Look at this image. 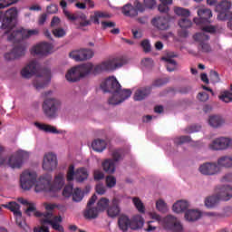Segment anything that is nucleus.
I'll use <instances>...</instances> for the list:
<instances>
[{
	"label": "nucleus",
	"instance_id": "1",
	"mask_svg": "<svg viewBox=\"0 0 232 232\" xmlns=\"http://www.w3.org/2000/svg\"><path fill=\"white\" fill-rule=\"evenodd\" d=\"M15 26H17V7H12L5 13L0 28L5 35L9 34L7 41L19 44L10 53L5 54V61H14L23 57L26 53V44H21V42L24 39L39 35V29H24L22 27L14 30Z\"/></svg>",
	"mask_w": 232,
	"mask_h": 232
},
{
	"label": "nucleus",
	"instance_id": "2",
	"mask_svg": "<svg viewBox=\"0 0 232 232\" xmlns=\"http://www.w3.org/2000/svg\"><path fill=\"white\" fill-rule=\"evenodd\" d=\"M20 186L24 191H29L34 186V191L41 193H52L59 191L64 186V175L59 173L55 176L53 183H52V177L49 174L40 177L37 179V173L32 170H24L20 175Z\"/></svg>",
	"mask_w": 232,
	"mask_h": 232
},
{
	"label": "nucleus",
	"instance_id": "3",
	"mask_svg": "<svg viewBox=\"0 0 232 232\" xmlns=\"http://www.w3.org/2000/svg\"><path fill=\"white\" fill-rule=\"evenodd\" d=\"M22 77L30 79L32 75H36V79L33 84L36 90H43L52 79V72L48 68L39 70V63L37 61L33 60L25 66L21 72Z\"/></svg>",
	"mask_w": 232,
	"mask_h": 232
},
{
	"label": "nucleus",
	"instance_id": "4",
	"mask_svg": "<svg viewBox=\"0 0 232 232\" xmlns=\"http://www.w3.org/2000/svg\"><path fill=\"white\" fill-rule=\"evenodd\" d=\"M100 87L104 93H112V97L109 99L108 102L113 106H117V104H121V102H124L126 99H130V97H131V90H122L121 83H119L117 78L114 77H110L102 82Z\"/></svg>",
	"mask_w": 232,
	"mask_h": 232
},
{
	"label": "nucleus",
	"instance_id": "5",
	"mask_svg": "<svg viewBox=\"0 0 232 232\" xmlns=\"http://www.w3.org/2000/svg\"><path fill=\"white\" fill-rule=\"evenodd\" d=\"M60 6L63 8L65 17H67L69 21H78L81 28L90 26L92 25V23H93V24H101L100 19H110V17H111V14H110L108 12L94 11L93 14L90 15V20H88V17L86 14H84V13L77 12L71 14L68 10H66L68 4L64 0L60 2Z\"/></svg>",
	"mask_w": 232,
	"mask_h": 232
},
{
	"label": "nucleus",
	"instance_id": "6",
	"mask_svg": "<svg viewBox=\"0 0 232 232\" xmlns=\"http://www.w3.org/2000/svg\"><path fill=\"white\" fill-rule=\"evenodd\" d=\"M124 66V62L119 58H112L107 61L102 62V63L96 65L93 68V64L87 63L82 65L76 66L78 68V72H80L81 77H86L89 73H93L94 75H98V73H102V72H113V70H117V68H122Z\"/></svg>",
	"mask_w": 232,
	"mask_h": 232
},
{
	"label": "nucleus",
	"instance_id": "7",
	"mask_svg": "<svg viewBox=\"0 0 232 232\" xmlns=\"http://www.w3.org/2000/svg\"><path fill=\"white\" fill-rule=\"evenodd\" d=\"M144 226V218L140 215L132 217L126 216L121 214L118 218V227L120 231L127 232L128 229H132V231H137V229H141Z\"/></svg>",
	"mask_w": 232,
	"mask_h": 232
},
{
	"label": "nucleus",
	"instance_id": "8",
	"mask_svg": "<svg viewBox=\"0 0 232 232\" xmlns=\"http://www.w3.org/2000/svg\"><path fill=\"white\" fill-rule=\"evenodd\" d=\"M232 198V187L229 185H225L222 187L221 191L218 195L210 196L205 199V206L209 209L215 208L217 204L223 200L224 202H227V200H231Z\"/></svg>",
	"mask_w": 232,
	"mask_h": 232
},
{
	"label": "nucleus",
	"instance_id": "9",
	"mask_svg": "<svg viewBox=\"0 0 232 232\" xmlns=\"http://www.w3.org/2000/svg\"><path fill=\"white\" fill-rule=\"evenodd\" d=\"M45 117L53 119L57 117V111L61 108V101L55 98H46L42 105Z\"/></svg>",
	"mask_w": 232,
	"mask_h": 232
},
{
	"label": "nucleus",
	"instance_id": "10",
	"mask_svg": "<svg viewBox=\"0 0 232 232\" xmlns=\"http://www.w3.org/2000/svg\"><path fill=\"white\" fill-rule=\"evenodd\" d=\"M231 6L232 3L229 0H222L216 5L215 12L218 13V21H227L232 18Z\"/></svg>",
	"mask_w": 232,
	"mask_h": 232
},
{
	"label": "nucleus",
	"instance_id": "11",
	"mask_svg": "<svg viewBox=\"0 0 232 232\" xmlns=\"http://www.w3.org/2000/svg\"><path fill=\"white\" fill-rule=\"evenodd\" d=\"M111 156L112 160H106L102 163V168L105 173H115V162H119L124 159V150L122 149H118L112 152Z\"/></svg>",
	"mask_w": 232,
	"mask_h": 232
},
{
	"label": "nucleus",
	"instance_id": "12",
	"mask_svg": "<svg viewBox=\"0 0 232 232\" xmlns=\"http://www.w3.org/2000/svg\"><path fill=\"white\" fill-rule=\"evenodd\" d=\"M43 218H41V224H49L54 231L64 232V227L61 225L63 222V218L61 216H55L53 218V214L52 212L42 213Z\"/></svg>",
	"mask_w": 232,
	"mask_h": 232
},
{
	"label": "nucleus",
	"instance_id": "13",
	"mask_svg": "<svg viewBox=\"0 0 232 232\" xmlns=\"http://www.w3.org/2000/svg\"><path fill=\"white\" fill-rule=\"evenodd\" d=\"M4 208L10 209L12 213H14V216L15 217V222L18 227H20L22 229H26V222L23 220L21 206L17 202L11 201L8 204L4 205Z\"/></svg>",
	"mask_w": 232,
	"mask_h": 232
},
{
	"label": "nucleus",
	"instance_id": "14",
	"mask_svg": "<svg viewBox=\"0 0 232 232\" xmlns=\"http://www.w3.org/2000/svg\"><path fill=\"white\" fill-rule=\"evenodd\" d=\"M145 6L146 5L140 4V2L135 1L134 5L131 4L125 5L122 7L121 12L126 17H135L139 15V12H144Z\"/></svg>",
	"mask_w": 232,
	"mask_h": 232
},
{
	"label": "nucleus",
	"instance_id": "15",
	"mask_svg": "<svg viewBox=\"0 0 232 232\" xmlns=\"http://www.w3.org/2000/svg\"><path fill=\"white\" fill-rule=\"evenodd\" d=\"M198 18H194V23L197 26H202V24H211V17H213V12L208 8H199L198 10Z\"/></svg>",
	"mask_w": 232,
	"mask_h": 232
},
{
	"label": "nucleus",
	"instance_id": "16",
	"mask_svg": "<svg viewBox=\"0 0 232 232\" xmlns=\"http://www.w3.org/2000/svg\"><path fill=\"white\" fill-rule=\"evenodd\" d=\"M28 159V152L24 150H20L16 154L12 155L9 157L8 160V166L12 168L13 169L22 168L23 162Z\"/></svg>",
	"mask_w": 232,
	"mask_h": 232
},
{
	"label": "nucleus",
	"instance_id": "17",
	"mask_svg": "<svg viewBox=\"0 0 232 232\" xmlns=\"http://www.w3.org/2000/svg\"><path fill=\"white\" fill-rule=\"evenodd\" d=\"M163 227L165 229L172 232H181L183 231L184 227L180 221H178L177 218L169 215L164 218Z\"/></svg>",
	"mask_w": 232,
	"mask_h": 232
},
{
	"label": "nucleus",
	"instance_id": "18",
	"mask_svg": "<svg viewBox=\"0 0 232 232\" xmlns=\"http://www.w3.org/2000/svg\"><path fill=\"white\" fill-rule=\"evenodd\" d=\"M42 167L44 171H53V169H56L57 156L52 152L44 154Z\"/></svg>",
	"mask_w": 232,
	"mask_h": 232
},
{
	"label": "nucleus",
	"instance_id": "19",
	"mask_svg": "<svg viewBox=\"0 0 232 232\" xmlns=\"http://www.w3.org/2000/svg\"><path fill=\"white\" fill-rule=\"evenodd\" d=\"M69 57L76 62L88 61V59H92V57H93V51H92V49L72 51L69 53Z\"/></svg>",
	"mask_w": 232,
	"mask_h": 232
},
{
	"label": "nucleus",
	"instance_id": "20",
	"mask_svg": "<svg viewBox=\"0 0 232 232\" xmlns=\"http://www.w3.org/2000/svg\"><path fill=\"white\" fill-rule=\"evenodd\" d=\"M201 33H197L194 34L193 39L201 44L205 41H209V35L208 34H215L217 32V28L213 25H207L201 28Z\"/></svg>",
	"mask_w": 232,
	"mask_h": 232
},
{
	"label": "nucleus",
	"instance_id": "21",
	"mask_svg": "<svg viewBox=\"0 0 232 232\" xmlns=\"http://www.w3.org/2000/svg\"><path fill=\"white\" fill-rule=\"evenodd\" d=\"M231 146V139L220 137L212 141L209 145V149L214 151H218L220 150H227Z\"/></svg>",
	"mask_w": 232,
	"mask_h": 232
},
{
	"label": "nucleus",
	"instance_id": "22",
	"mask_svg": "<svg viewBox=\"0 0 232 232\" xmlns=\"http://www.w3.org/2000/svg\"><path fill=\"white\" fill-rule=\"evenodd\" d=\"M52 48H53V46H52L51 44L43 42L34 45L31 50V53L32 55H48V53L52 52Z\"/></svg>",
	"mask_w": 232,
	"mask_h": 232
},
{
	"label": "nucleus",
	"instance_id": "23",
	"mask_svg": "<svg viewBox=\"0 0 232 232\" xmlns=\"http://www.w3.org/2000/svg\"><path fill=\"white\" fill-rule=\"evenodd\" d=\"M96 200L97 195L93 194L87 203V208L84 212L85 218H97V217H99V211L101 210H99L98 208H90L95 204Z\"/></svg>",
	"mask_w": 232,
	"mask_h": 232
},
{
	"label": "nucleus",
	"instance_id": "24",
	"mask_svg": "<svg viewBox=\"0 0 232 232\" xmlns=\"http://www.w3.org/2000/svg\"><path fill=\"white\" fill-rule=\"evenodd\" d=\"M199 171L202 175H217L220 173V167L217 163L208 162L199 167Z\"/></svg>",
	"mask_w": 232,
	"mask_h": 232
},
{
	"label": "nucleus",
	"instance_id": "25",
	"mask_svg": "<svg viewBox=\"0 0 232 232\" xmlns=\"http://www.w3.org/2000/svg\"><path fill=\"white\" fill-rule=\"evenodd\" d=\"M107 215L110 218H115L121 215V200L116 198L112 199L111 205L107 208Z\"/></svg>",
	"mask_w": 232,
	"mask_h": 232
},
{
	"label": "nucleus",
	"instance_id": "26",
	"mask_svg": "<svg viewBox=\"0 0 232 232\" xmlns=\"http://www.w3.org/2000/svg\"><path fill=\"white\" fill-rule=\"evenodd\" d=\"M18 202H20V204H23V206H28V208L25 209V214L27 215V217H32V213H34V217H43V212L37 211V208H35V205L34 203L28 202V200L23 198H18Z\"/></svg>",
	"mask_w": 232,
	"mask_h": 232
},
{
	"label": "nucleus",
	"instance_id": "27",
	"mask_svg": "<svg viewBox=\"0 0 232 232\" xmlns=\"http://www.w3.org/2000/svg\"><path fill=\"white\" fill-rule=\"evenodd\" d=\"M151 23L153 26L158 28V30H169V17L168 16H159L153 18Z\"/></svg>",
	"mask_w": 232,
	"mask_h": 232
},
{
	"label": "nucleus",
	"instance_id": "28",
	"mask_svg": "<svg viewBox=\"0 0 232 232\" xmlns=\"http://www.w3.org/2000/svg\"><path fill=\"white\" fill-rule=\"evenodd\" d=\"M177 57L175 53H169L166 56L162 57V61H165L167 63L168 72H175L177 70V62L173 60V58Z\"/></svg>",
	"mask_w": 232,
	"mask_h": 232
},
{
	"label": "nucleus",
	"instance_id": "29",
	"mask_svg": "<svg viewBox=\"0 0 232 232\" xmlns=\"http://www.w3.org/2000/svg\"><path fill=\"white\" fill-rule=\"evenodd\" d=\"M81 78V72H79L77 66L70 69L65 75V79L69 82H77V81H80Z\"/></svg>",
	"mask_w": 232,
	"mask_h": 232
},
{
	"label": "nucleus",
	"instance_id": "30",
	"mask_svg": "<svg viewBox=\"0 0 232 232\" xmlns=\"http://www.w3.org/2000/svg\"><path fill=\"white\" fill-rule=\"evenodd\" d=\"M151 93V87L138 89L134 94V101H144Z\"/></svg>",
	"mask_w": 232,
	"mask_h": 232
},
{
	"label": "nucleus",
	"instance_id": "31",
	"mask_svg": "<svg viewBox=\"0 0 232 232\" xmlns=\"http://www.w3.org/2000/svg\"><path fill=\"white\" fill-rule=\"evenodd\" d=\"M225 122L226 121H224L223 117L218 115L209 116L208 119V124L211 126V128H220Z\"/></svg>",
	"mask_w": 232,
	"mask_h": 232
},
{
	"label": "nucleus",
	"instance_id": "32",
	"mask_svg": "<svg viewBox=\"0 0 232 232\" xmlns=\"http://www.w3.org/2000/svg\"><path fill=\"white\" fill-rule=\"evenodd\" d=\"M200 217H202V214L198 210L188 209L185 212V218L188 222H196Z\"/></svg>",
	"mask_w": 232,
	"mask_h": 232
},
{
	"label": "nucleus",
	"instance_id": "33",
	"mask_svg": "<svg viewBox=\"0 0 232 232\" xmlns=\"http://www.w3.org/2000/svg\"><path fill=\"white\" fill-rule=\"evenodd\" d=\"M189 208V203L186 200H179L172 206V210L174 213H182Z\"/></svg>",
	"mask_w": 232,
	"mask_h": 232
},
{
	"label": "nucleus",
	"instance_id": "34",
	"mask_svg": "<svg viewBox=\"0 0 232 232\" xmlns=\"http://www.w3.org/2000/svg\"><path fill=\"white\" fill-rule=\"evenodd\" d=\"M89 177L88 169L86 168H80L75 170V180L76 182H84Z\"/></svg>",
	"mask_w": 232,
	"mask_h": 232
},
{
	"label": "nucleus",
	"instance_id": "35",
	"mask_svg": "<svg viewBox=\"0 0 232 232\" xmlns=\"http://www.w3.org/2000/svg\"><path fill=\"white\" fill-rule=\"evenodd\" d=\"M34 126L38 128V130H41L42 131H45V133H59L57 129L52 125H47L44 123H39V122H34Z\"/></svg>",
	"mask_w": 232,
	"mask_h": 232
},
{
	"label": "nucleus",
	"instance_id": "36",
	"mask_svg": "<svg viewBox=\"0 0 232 232\" xmlns=\"http://www.w3.org/2000/svg\"><path fill=\"white\" fill-rule=\"evenodd\" d=\"M218 168H232V157L223 156L218 160Z\"/></svg>",
	"mask_w": 232,
	"mask_h": 232
},
{
	"label": "nucleus",
	"instance_id": "37",
	"mask_svg": "<svg viewBox=\"0 0 232 232\" xmlns=\"http://www.w3.org/2000/svg\"><path fill=\"white\" fill-rule=\"evenodd\" d=\"M92 148L94 151L101 153L106 150V141L104 140H95L92 143Z\"/></svg>",
	"mask_w": 232,
	"mask_h": 232
},
{
	"label": "nucleus",
	"instance_id": "38",
	"mask_svg": "<svg viewBox=\"0 0 232 232\" xmlns=\"http://www.w3.org/2000/svg\"><path fill=\"white\" fill-rule=\"evenodd\" d=\"M174 13L176 14V15H179L180 17H189L190 15V12L188 11V9H186L184 7H176L174 9Z\"/></svg>",
	"mask_w": 232,
	"mask_h": 232
},
{
	"label": "nucleus",
	"instance_id": "39",
	"mask_svg": "<svg viewBox=\"0 0 232 232\" xmlns=\"http://www.w3.org/2000/svg\"><path fill=\"white\" fill-rule=\"evenodd\" d=\"M109 206H110V199L106 198H102L97 203V208L99 211H104V209H106V208H109Z\"/></svg>",
	"mask_w": 232,
	"mask_h": 232
},
{
	"label": "nucleus",
	"instance_id": "40",
	"mask_svg": "<svg viewBox=\"0 0 232 232\" xmlns=\"http://www.w3.org/2000/svg\"><path fill=\"white\" fill-rule=\"evenodd\" d=\"M82 191L80 188H75L72 192V200L74 202H81L83 198Z\"/></svg>",
	"mask_w": 232,
	"mask_h": 232
},
{
	"label": "nucleus",
	"instance_id": "41",
	"mask_svg": "<svg viewBox=\"0 0 232 232\" xmlns=\"http://www.w3.org/2000/svg\"><path fill=\"white\" fill-rule=\"evenodd\" d=\"M168 82H169V78H159L153 82L152 86L160 88V86H164L165 84H168Z\"/></svg>",
	"mask_w": 232,
	"mask_h": 232
},
{
	"label": "nucleus",
	"instance_id": "42",
	"mask_svg": "<svg viewBox=\"0 0 232 232\" xmlns=\"http://www.w3.org/2000/svg\"><path fill=\"white\" fill-rule=\"evenodd\" d=\"M156 208L158 211H160V213H166V211H168V205H166V202L162 199L156 202Z\"/></svg>",
	"mask_w": 232,
	"mask_h": 232
},
{
	"label": "nucleus",
	"instance_id": "43",
	"mask_svg": "<svg viewBox=\"0 0 232 232\" xmlns=\"http://www.w3.org/2000/svg\"><path fill=\"white\" fill-rule=\"evenodd\" d=\"M132 202L140 213H144V204L139 198H133Z\"/></svg>",
	"mask_w": 232,
	"mask_h": 232
},
{
	"label": "nucleus",
	"instance_id": "44",
	"mask_svg": "<svg viewBox=\"0 0 232 232\" xmlns=\"http://www.w3.org/2000/svg\"><path fill=\"white\" fill-rule=\"evenodd\" d=\"M73 194V185H66L63 190V195L66 198H70Z\"/></svg>",
	"mask_w": 232,
	"mask_h": 232
},
{
	"label": "nucleus",
	"instance_id": "45",
	"mask_svg": "<svg viewBox=\"0 0 232 232\" xmlns=\"http://www.w3.org/2000/svg\"><path fill=\"white\" fill-rule=\"evenodd\" d=\"M16 3H19V0H0V9L8 8V6H12V5H16Z\"/></svg>",
	"mask_w": 232,
	"mask_h": 232
},
{
	"label": "nucleus",
	"instance_id": "46",
	"mask_svg": "<svg viewBox=\"0 0 232 232\" xmlns=\"http://www.w3.org/2000/svg\"><path fill=\"white\" fill-rule=\"evenodd\" d=\"M75 179V167L73 165H70L67 171V181L72 182Z\"/></svg>",
	"mask_w": 232,
	"mask_h": 232
},
{
	"label": "nucleus",
	"instance_id": "47",
	"mask_svg": "<svg viewBox=\"0 0 232 232\" xmlns=\"http://www.w3.org/2000/svg\"><path fill=\"white\" fill-rule=\"evenodd\" d=\"M117 185V179L113 176H107L106 177V186L107 188H115Z\"/></svg>",
	"mask_w": 232,
	"mask_h": 232
},
{
	"label": "nucleus",
	"instance_id": "48",
	"mask_svg": "<svg viewBox=\"0 0 232 232\" xmlns=\"http://www.w3.org/2000/svg\"><path fill=\"white\" fill-rule=\"evenodd\" d=\"M191 21L188 18H182L179 21V25L180 26V28H191Z\"/></svg>",
	"mask_w": 232,
	"mask_h": 232
},
{
	"label": "nucleus",
	"instance_id": "49",
	"mask_svg": "<svg viewBox=\"0 0 232 232\" xmlns=\"http://www.w3.org/2000/svg\"><path fill=\"white\" fill-rule=\"evenodd\" d=\"M140 46L143 48V52H145V53L151 52V44H150V40H143L140 43Z\"/></svg>",
	"mask_w": 232,
	"mask_h": 232
},
{
	"label": "nucleus",
	"instance_id": "50",
	"mask_svg": "<svg viewBox=\"0 0 232 232\" xmlns=\"http://www.w3.org/2000/svg\"><path fill=\"white\" fill-rule=\"evenodd\" d=\"M101 24H102V30H107V28H115V26H117V24H115V22H110V21H102Z\"/></svg>",
	"mask_w": 232,
	"mask_h": 232
},
{
	"label": "nucleus",
	"instance_id": "51",
	"mask_svg": "<svg viewBox=\"0 0 232 232\" xmlns=\"http://www.w3.org/2000/svg\"><path fill=\"white\" fill-rule=\"evenodd\" d=\"M191 140V138L189 136H181L179 138H177L174 142L175 144L180 145L184 144L186 142H189Z\"/></svg>",
	"mask_w": 232,
	"mask_h": 232
},
{
	"label": "nucleus",
	"instance_id": "52",
	"mask_svg": "<svg viewBox=\"0 0 232 232\" xmlns=\"http://www.w3.org/2000/svg\"><path fill=\"white\" fill-rule=\"evenodd\" d=\"M199 50H201L203 53H209V52H211V46L209 45V44L203 42L199 44Z\"/></svg>",
	"mask_w": 232,
	"mask_h": 232
},
{
	"label": "nucleus",
	"instance_id": "53",
	"mask_svg": "<svg viewBox=\"0 0 232 232\" xmlns=\"http://www.w3.org/2000/svg\"><path fill=\"white\" fill-rule=\"evenodd\" d=\"M53 34L54 35V37H64V35H66V31H64V29L63 28H56L53 30Z\"/></svg>",
	"mask_w": 232,
	"mask_h": 232
},
{
	"label": "nucleus",
	"instance_id": "54",
	"mask_svg": "<svg viewBox=\"0 0 232 232\" xmlns=\"http://www.w3.org/2000/svg\"><path fill=\"white\" fill-rule=\"evenodd\" d=\"M210 80L214 82H220V76H218V72L216 71H210Z\"/></svg>",
	"mask_w": 232,
	"mask_h": 232
},
{
	"label": "nucleus",
	"instance_id": "55",
	"mask_svg": "<svg viewBox=\"0 0 232 232\" xmlns=\"http://www.w3.org/2000/svg\"><path fill=\"white\" fill-rule=\"evenodd\" d=\"M201 127L198 125H192L186 129L187 133H195L197 131H200Z\"/></svg>",
	"mask_w": 232,
	"mask_h": 232
},
{
	"label": "nucleus",
	"instance_id": "56",
	"mask_svg": "<svg viewBox=\"0 0 232 232\" xmlns=\"http://www.w3.org/2000/svg\"><path fill=\"white\" fill-rule=\"evenodd\" d=\"M198 101H200L201 102H206L207 101L209 100V94H208L207 92H199L198 95Z\"/></svg>",
	"mask_w": 232,
	"mask_h": 232
},
{
	"label": "nucleus",
	"instance_id": "57",
	"mask_svg": "<svg viewBox=\"0 0 232 232\" xmlns=\"http://www.w3.org/2000/svg\"><path fill=\"white\" fill-rule=\"evenodd\" d=\"M93 177L94 180H102L104 179V173L101 170H94Z\"/></svg>",
	"mask_w": 232,
	"mask_h": 232
},
{
	"label": "nucleus",
	"instance_id": "58",
	"mask_svg": "<svg viewBox=\"0 0 232 232\" xmlns=\"http://www.w3.org/2000/svg\"><path fill=\"white\" fill-rule=\"evenodd\" d=\"M158 9L160 14H168V12H169V7L166 4H160Z\"/></svg>",
	"mask_w": 232,
	"mask_h": 232
},
{
	"label": "nucleus",
	"instance_id": "59",
	"mask_svg": "<svg viewBox=\"0 0 232 232\" xmlns=\"http://www.w3.org/2000/svg\"><path fill=\"white\" fill-rule=\"evenodd\" d=\"M47 14H57L59 8L57 7V5H51L47 6Z\"/></svg>",
	"mask_w": 232,
	"mask_h": 232
},
{
	"label": "nucleus",
	"instance_id": "60",
	"mask_svg": "<svg viewBox=\"0 0 232 232\" xmlns=\"http://www.w3.org/2000/svg\"><path fill=\"white\" fill-rule=\"evenodd\" d=\"M59 24H61V18L58 17V16H53L52 21H51L52 28H53L55 26H59Z\"/></svg>",
	"mask_w": 232,
	"mask_h": 232
},
{
	"label": "nucleus",
	"instance_id": "61",
	"mask_svg": "<svg viewBox=\"0 0 232 232\" xmlns=\"http://www.w3.org/2000/svg\"><path fill=\"white\" fill-rule=\"evenodd\" d=\"M155 5H156L155 0H144V6L146 8L151 9L153 8V6H155Z\"/></svg>",
	"mask_w": 232,
	"mask_h": 232
},
{
	"label": "nucleus",
	"instance_id": "62",
	"mask_svg": "<svg viewBox=\"0 0 232 232\" xmlns=\"http://www.w3.org/2000/svg\"><path fill=\"white\" fill-rule=\"evenodd\" d=\"M96 193H98V195H104V193H106V188L101 184L97 185Z\"/></svg>",
	"mask_w": 232,
	"mask_h": 232
},
{
	"label": "nucleus",
	"instance_id": "63",
	"mask_svg": "<svg viewBox=\"0 0 232 232\" xmlns=\"http://www.w3.org/2000/svg\"><path fill=\"white\" fill-rule=\"evenodd\" d=\"M48 18V15L46 14H43L40 15L38 19V24L43 25L44 23H46V19Z\"/></svg>",
	"mask_w": 232,
	"mask_h": 232
},
{
	"label": "nucleus",
	"instance_id": "64",
	"mask_svg": "<svg viewBox=\"0 0 232 232\" xmlns=\"http://www.w3.org/2000/svg\"><path fill=\"white\" fill-rule=\"evenodd\" d=\"M188 30L186 28H181V30L179 31V37H188Z\"/></svg>",
	"mask_w": 232,
	"mask_h": 232
}]
</instances>
